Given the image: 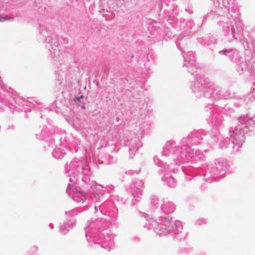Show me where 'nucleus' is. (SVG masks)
<instances>
[{
	"label": "nucleus",
	"mask_w": 255,
	"mask_h": 255,
	"mask_svg": "<svg viewBox=\"0 0 255 255\" xmlns=\"http://www.w3.org/2000/svg\"><path fill=\"white\" fill-rule=\"evenodd\" d=\"M83 98V97L82 96H81V97H79V98H77L76 99V100H75V101H79V100H80V99H82V98Z\"/></svg>",
	"instance_id": "1"
},
{
	"label": "nucleus",
	"mask_w": 255,
	"mask_h": 255,
	"mask_svg": "<svg viewBox=\"0 0 255 255\" xmlns=\"http://www.w3.org/2000/svg\"><path fill=\"white\" fill-rule=\"evenodd\" d=\"M4 19L5 18L4 17H1L0 16V21H3Z\"/></svg>",
	"instance_id": "2"
}]
</instances>
